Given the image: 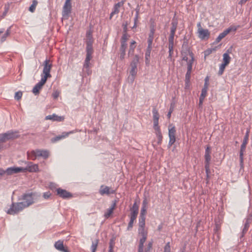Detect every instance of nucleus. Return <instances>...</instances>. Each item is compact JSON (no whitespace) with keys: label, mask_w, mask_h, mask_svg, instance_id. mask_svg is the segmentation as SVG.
Returning <instances> with one entry per match:
<instances>
[{"label":"nucleus","mask_w":252,"mask_h":252,"mask_svg":"<svg viewBox=\"0 0 252 252\" xmlns=\"http://www.w3.org/2000/svg\"><path fill=\"white\" fill-rule=\"evenodd\" d=\"M227 31H226V30H225L223 31V32L220 33L216 39L215 42L216 43L220 42L222 38H223L227 34H228L227 33Z\"/></svg>","instance_id":"c756f323"},{"label":"nucleus","mask_w":252,"mask_h":252,"mask_svg":"<svg viewBox=\"0 0 252 252\" xmlns=\"http://www.w3.org/2000/svg\"><path fill=\"white\" fill-rule=\"evenodd\" d=\"M50 61L48 59H46L43 63V76H41V78L47 80L48 78H50L51 75L50 74V70L52 66L51 63H49Z\"/></svg>","instance_id":"20e7f679"},{"label":"nucleus","mask_w":252,"mask_h":252,"mask_svg":"<svg viewBox=\"0 0 252 252\" xmlns=\"http://www.w3.org/2000/svg\"><path fill=\"white\" fill-rule=\"evenodd\" d=\"M230 57L228 54V50H227V52L224 53L223 54V63L227 65L229 64L230 61Z\"/></svg>","instance_id":"c85d7f7f"},{"label":"nucleus","mask_w":252,"mask_h":252,"mask_svg":"<svg viewBox=\"0 0 252 252\" xmlns=\"http://www.w3.org/2000/svg\"><path fill=\"white\" fill-rule=\"evenodd\" d=\"M115 192V190H111L109 187L104 185H101L99 190V193L101 195H104L105 194L108 195L110 194H114Z\"/></svg>","instance_id":"f8f14e48"},{"label":"nucleus","mask_w":252,"mask_h":252,"mask_svg":"<svg viewBox=\"0 0 252 252\" xmlns=\"http://www.w3.org/2000/svg\"><path fill=\"white\" fill-rule=\"evenodd\" d=\"M147 211V207H142L141 209L140 216L145 217Z\"/></svg>","instance_id":"6e6d98bb"},{"label":"nucleus","mask_w":252,"mask_h":252,"mask_svg":"<svg viewBox=\"0 0 252 252\" xmlns=\"http://www.w3.org/2000/svg\"><path fill=\"white\" fill-rule=\"evenodd\" d=\"M54 246L55 248L59 251L63 252H69L68 250L66 248L64 247L63 242L62 240H58L56 242Z\"/></svg>","instance_id":"dca6fc26"},{"label":"nucleus","mask_w":252,"mask_h":252,"mask_svg":"<svg viewBox=\"0 0 252 252\" xmlns=\"http://www.w3.org/2000/svg\"><path fill=\"white\" fill-rule=\"evenodd\" d=\"M138 232L141 236H147V232L145 230V227H139Z\"/></svg>","instance_id":"a19ab883"},{"label":"nucleus","mask_w":252,"mask_h":252,"mask_svg":"<svg viewBox=\"0 0 252 252\" xmlns=\"http://www.w3.org/2000/svg\"><path fill=\"white\" fill-rule=\"evenodd\" d=\"M131 69L129 71V74L132 75H136L137 73V66L135 65H130Z\"/></svg>","instance_id":"72a5a7b5"},{"label":"nucleus","mask_w":252,"mask_h":252,"mask_svg":"<svg viewBox=\"0 0 252 252\" xmlns=\"http://www.w3.org/2000/svg\"><path fill=\"white\" fill-rule=\"evenodd\" d=\"M139 57L138 55H135L134 57L131 62L130 63V65H135L137 66V64L139 63Z\"/></svg>","instance_id":"4c0bfd02"},{"label":"nucleus","mask_w":252,"mask_h":252,"mask_svg":"<svg viewBox=\"0 0 252 252\" xmlns=\"http://www.w3.org/2000/svg\"><path fill=\"white\" fill-rule=\"evenodd\" d=\"M239 27V26H232L229 27L228 28H227L225 30H226V31H227V33H229L231 31L235 32L238 29V28Z\"/></svg>","instance_id":"de8ad7c7"},{"label":"nucleus","mask_w":252,"mask_h":252,"mask_svg":"<svg viewBox=\"0 0 252 252\" xmlns=\"http://www.w3.org/2000/svg\"><path fill=\"white\" fill-rule=\"evenodd\" d=\"M173 110H174V106L172 104H171V105H170V108L169 110V112H168L167 115V116L168 119L170 118L171 113L173 111Z\"/></svg>","instance_id":"13d9d810"},{"label":"nucleus","mask_w":252,"mask_h":252,"mask_svg":"<svg viewBox=\"0 0 252 252\" xmlns=\"http://www.w3.org/2000/svg\"><path fill=\"white\" fill-rule=\"evenodd\" d=\"M136 42L134 40H132L130 43L129 48L128 52V56H132L134 54V50L136 48Z\"/></svg>","instance_id":"bb28decb"},{"label":"nucleus","mask_w":252,"mask_h":252,"mask_svg":"<svg viewBox=\"0 0 252 252\" xmlns=\"http://www.w3.org/2000/svg\"><path fill=\"white\" fill-rule=\"evenodd\" d=\"M127 25H128V23L127 22H126L125 24H123L122 26H123V33H127Z\"/></svg>","instance_id":"0e129e2a"},{"label":"nucleus","mask_w":252,"mask_h":252,"mask_svg":"<svg viewBox=\"0 0 252 252\" xmlns=\"http://www.w3.org/2000/svg\"><path fill=\"white\" fill-rule=\"evenodd\" d=\"M18 133L19 132L16 130H9L5 133L0 134V143L18 138L20 136Z\"/></svg>","instance_id":"f03ea898"},{"label":"nucleus","mask_w":252,"mask_h":252,"mask_svg":"<svg viewBox=\"0 0 252 252\" xmlns=\"http://www.w3.org/2000/svg\"><path fill=\"white\" fill-rule=\"evenodd\" d=\"M155 31L156 29L154 23L151 24L150 26V32L148 34L147 40L148 45H152Z\"/></svg>","instance_id":"9d476101"},{"label":"nucleus","mask_w":252,"mask_h":252,"mask_svg":"<svg viewBox=\"0 0 252 252\" xmlns=\"http://www.w3.org/2000/svg\"><path fill=\"white\" fill-rule=\"evenodd\" d=\"M192 68V63H189L187 64V72L186 74V78L189 79L190 77L191 72Z\"/></svg>","instance_id":"7c9ffc66"},{"label":"nucleus","mask_w":252,"mask_h":252,"mask_svg":"<svg viewBox=\"0 0 252 252\" xmlns=\"http://www.w3.org/2000/svg\"><path fill=\"white\" fill-rule=\"evenodd\" d=\"M134 220H134L130 219V220L128 222V226L127 227V230H129L132 228L133 222H134Z\"/></svg>","instance_id":"4d7b16f0"},{"label":"nucleus","mask_w":252,"mask_h":252,"mask_svg":"<svg viewBox=\"0 0 252 252\" xmlns=\"http://www.w3.org/2000/svg\"><path fill=\"white\" fill-rule=\"evenodd\" d=\"M145 217L139 216V227H145Z\"/></svg>","instance_id":"473e14b6"},{"label":"nucleus","mask_w":252,"mask_h":252,"mask_svg":"<svg viewBox=\"0 0 252 252\" xmlns=\"http://www.w3.org/2000/svg\"><path fill=\"white\" fill-rule=\"evenodd\" d=\"M59 95L60 92H58V91H56L54 92V93L52 94V97L54 99H56L59 96Z\"/></svg>","instance_id":"052dcab7"},{"label":"nucleus","mask_w":252,"mask_h":252,"mask_svg":"<svg viewBox=\"0 0 252 252\" xmlns=\"http://www.w3.org/2000/svg\"><path fill=\"white\" fill-rule=\"evenodd\" d=\"M73 133V131H70L67 132H63V133L62 135H59V136H56L54 138H52L51 139V141H52V142H53V143L56 142L62 139V138H65V137L68 136L69 134Z\"/></svg>","instance_id":"4be33fe9"},{"label":"nucleus","mask_w":252,"mask_h":252,"mask_svg":"<svg viewBox=\"0 0 252 252\" xmlns=\"http://www.w3.org/2000/svg\"><path fill=\"white\" fill-rule=\"evenodd\" d=\"M23 167H11L6 169V174L8 175H11L19 172H23Z\"/></svg>","instance_id":"4468645a"},{"label":"nucleus","mask_w":252,"mask_h":252,"mask_svg":"<svg viewBox=\"0 0 252 252\" xmlns=\"http://www.w3.org/2000/svg\"><path fill=\"white\" fill-rule=\"evenodd\" d=\"M70 0H66L63 8L62 16L63 18L66 19L68 18L69 15L71 11Z\"/></svg>","instance_id":"0eeeda50"},{"label":"nucleus","mask_w":252,"mask_h":252,"mask_svg":"<svg viewBox=\"0 0 252 252\" xmlns=\"http://www.w3.org/2000/svg\"><path fill=\"white\" fill-rule=\"evenodd\" d=\"M51 195V193L49 191L44 192L43 194V197L45 199H48Z\"/></svg>","instance_id":"774afa93"},{"label":"nucleus","mask_w":252,"mask_h":252,"mask_svg":"<svg viewBox=\"0 0 252 252\" xmlns=\"http://www.w3.org/2000/svg\"><path fill=\"white\" fill-rule=\"evenodd\" d=\"M138 214V212L137 211H130V219L135 220Z\"/></svg>","instance_id":"49530a36"},{"label":"nucleus","mask_w":252,"mask_h":252,"mask_svg":"<svg viewBox=\"0 0 252 252\" xmlns=\"http://www.w3.org/2000/svg\"><path fill=\"white\" fill-rule=\"evenodd\" d=\"M136 75H129V76L128 77V81L131 83L132 84L134 81L135 77Z\"/></svg>","instance_id":"680f3d73"},{"label":"nucleus","mask_w":252,"mask_h":252,"mask_svg":"<svg viewBox=\"0 0 252 252\" xmlns=\"http://www.w3.org/2000/svg\"><path fill=\"white\" fill-rule=\"evenodd\" d=\"M92 57L91 55H86V57L83 65V68H88L90 65V62Z\"/></svg>","instance_id":"2f4dec72"},{"label":"nucleus","mask_w":252,"mask_h":252,"mask_svg":"<svg viewBox=\"0 0 252 252\" xmlns=\"http://www.w3.org/2000/svg\"><path fill=\"white\" fill-rule=\"evenodd\" d=\"M178 21L177 20L173 19L171 22V27L170 28V35H172L175 36V34L177 30V26H178Z\"/></svg>","instance_id":"5701e85b"},{"label":"nucleus","mask_w":252,"mask_h":252,"mask_svg":"<svg viewBox=\"0 0 252 252\" xmlns=\"http://www.w3.org/2000/svg\"><path fill=\"white\" fill-rule=\"evenodd\" d=\"M126 48H127V45L121 44V46L120 48V59L121 60H123L125 59V55H126Z\"/></svg>","instance_id":"cd10ccee"},{"label":"nucleus","mask_w":252,"mask_h":252,"mask_svg":"<svg viewBox=\"0 0 252 252\" xmlns=\"http://www.w3.org/2000/svg\"><path fill=\"white\" fill-rule=\"evenodd\" d=\"M35 193L29 192L23 194L19 200H23L22 202L15 203L12 202L10 208L7 210L6 213L9 215H15L22 211L24 209L28 207L34 203V197Z\"/></svg>","instance_id":"f257e3e1"},{"label":"nucleus","mask_w":252,"mask_h":252,"mask_svg":"<svg viewBox=\"0 0 252 252\" xmlns=\"http://www.w3.org/2000/svg\"><path fill=\"white\" fill-rule=\"evenodd\" d=\"M64 118L63 116H59L55 114L46 116L45 118V119L46 120H50L53 121H57V122L63 121L64 120Z\"/></svg>","instance_id":"f3484780"},{"label":"nucleus","mask_w":252,"mask_h":252,"mask_svg":"<svg viewBox=\"0 0 252 252\" xmlns=\"http://www.w3.org/2000/svg\"><path fill=\"white\" fill-rule=\"evenodd\" d=\"M205 165H210L211 161V156L210 154H205Z\"/></svg>","instance_id":"79ce46f5"},{"label":"nucleus","mask_w":252,"mask_h":252,"mask_svg":"<svg viewBox=\"0 0 252 252\" xmlns=\"http://www.w3.org/2000/svg\"><path fill=\"white\" fill-rule=\"evenodd\" d=\"M27 164L26 167H23V172L29 171V172H36L39 171L38 165L32 162H26Z\"/></svg>","instance_id":"6e6552de"},{"label":"nucleus","mask_w":252,"mask_h":252,"mask_svg":"<svg viewBox=\"0 0 252 252\" xmlns=\"http://www.w3.org/2000/svg\"><path fill=\"white\" fill-rule=\"evenodd\" d=\"M93 52V40H87L86 41V55L92 56Z\"/></svg>","instance_id":"412c9836"},{"label":"nucleus","mask_w":252,"mask_h":252,"mask_svg":"<svg viewBox=\"0 0 252 252\" xmlns=\"http://www.w3.org/2000/svg\"><path fill=\"white\" fill-rule=\"evenodd\" d=\"M98 245V240H96L95 242H93L91 246L92 252H95Z\"/></svg>","instance_id":"a18cd8bd"},{"label":"nucleus","mask_w":252,"mask_h":252,"mask_svg":"<svg viewBox=\"0 0 252 252\" xmlns=\"http://www.w3.org/2000/svg\"><path fill=\"white\" fill-rule=\"evenodd\" d=\"M175 133L176 129L175 126L172 124L169 125L168 127V136L169 141L168 142V148H170L175 142Z\"/></svg>","instance_id":"423d86ee"},{"label":"nucleus","mask_w":252,"mask_h":252,"mask_svg":"<svg viewBox=\"0 0 252 252\" xmlns=\"http://www.w3.org/2000/svg\"><path fill=\"white\" fill-rule=\"evenodd\" d=\"M249 132H250V130H247L246 132L245 135L243 138V142L248 143V140H249Z\"/></svg>","instance_id":"3c124183"},{"label":"nucleus","mask_w":252,"mask_h":252,"mask_svg":"<svg viewBox=\"0 0 252 252\" xmlns=\"http://www.w3.org/2000/svg\"><path fill=\"white\" fill-rule=\"evenodd\" d=\"M207 93L201 91V94L199 97V105H201L203 103V100L206 97Z\"/></svg>","instance_id":"ea45409f"},{"label":"nucleus","mask_w":252,"mask_h":252,"mask_svg":"<svg viewBox=\"0 0 252 252\" xmlns=\"http://www.w3.org/2000/svg\"><path fill=\"white\" fill-rule=\"evenodd\" d=\"M130 211H135L138 212V211H139V206L136 203V202H135L133 203L132 207L130 208Z\"/></svg>","instance_id":"864d4df0"},{"label":"nucleus","mask_w":252,"mask_h":252,"mask_svg":"<svg viewBox=\"0 0 252 252\" xmlns=\"http://www.w3.org/2000/svg\"><path fill=\"white\" fill-rule=\"evenodd\" d=\"M147 236H142L139 240L138 248V252H144V244L147 239Z\"/></svg>","instance_id":"b1692460"},{"label":"nucleus","mask_w":252,"mask_h":252,"mask_svg":"<svg viewBox=\"0 0 252 252\" xmlns=\"http://www.w3.org/2000/svg\"><path fill=\"white\" fill-rule=\"evenodd\" d=\"M152 113L153 115V128L156 131V134L158 133V132H161L160 127L158 126V120L159 118V115L158 112V110H157L155 108H153L152 110Z\"/></svg>","instance_id":"39448f33"},{"label":"nucleus","mask_w":252,"mask_h":252,"mask_svg":"<svg viewBox=\"0 0 252 252\" xmlns=\"http://www.w3.org/2000/svg\"><path fill=\"white\" fill-rule=\"evenodd\" d=\"M127 34L123 33L121 38V44L127 45L126 41L127 40Z\"/></svg>","instance_id":"f704fd0d"},{"label":"nucleus","mask_w":252,"mask_h":252,"mask_svg":"<svg viewBox=\"0 0 252 252\" xmlns=\"http://www.w3.org/2000/svg\"><path fill=\"white\" fill-rule=\"evenodd\" d=\"M182 60L187 62V64L192 63L194 61V54L190 49H182L181 52Z\"/></svg>","instance_id":"7ed1b4c3"},{"label":"nucleus","mask_w":252,"mask_h":252,"mask_svg":"<svg viewBox=\"0 0 252 252\" xmlns=\"http://www.w3.org/2000/svg\"><path fill=\"white\" fill-rule=\"evenodd\" d=\"M247 144V143L242 142V143L241 145V148H240V165L241 168H243V167H244L243 156H244V153L246 150Z\"/></svg>","instance_id":"2eb2a0df"},{"label":"nucleus","mask_w":252,"mask_h":252,"mask_svg":"<svg viewBox=\"0 0 252 252\" xmlns=\"http://www.w3.org/2000/svg\"><path fill=\"white\" fill-rule=\"evenodd\" d=\"M28 159H31L32 160H34L37 158L36 156V151L32 150L31 151H28L27 153Z\"/></svg>","instance_id":"393cba45"},{"label":"nucleus","mask_w":252,"mask_h":252,"mask_svg":"<svg viewBox=\"0 0 252 252\" xmlns=\"http://www.w3.org/2000/svg\"><path fill=\"white\" fill-rule=\"evenodd\" d=\"M226 65H227L226 64H224V63H221L220 65V68H219V70L218 72L219 75H221L222 74V73H223L224 70L225 69V67Z\"/></svg>","instance_id":"37998d69"},{"label":"nucleus","mask_w":252,"mask_h":252,"mask_svg":"<svg viewBox=\"0 0 252 252\" xmlns=\"http://www.w3.org/2000/svg\"><path fill=\"white\" fill-rule=\"evenodd\" d=\"M11 26L9 27L6 30L5 33L1 36L0 39V42L1 43L4 42L6 40L7 37L10 35L11 32Z\"/></svg>","instance_id":"a878e982"},{"label":"nucleus","mask_w":252,"mask_h":252,"mask_svg":"<svg viewBox=\"0 0 252 252\" xmlns=\"http://www.w3.org/2000/svg\"><path fill=\"white\" fill-rule=\"evenodd\" d=\"M198 36L201 39H208L210 36V32L207 29H201L198 32Z\"/></svg>","instance_id":"a211bd4d"},{"label":"nucleus","mask_w":252,"mask_h":252,"mask_svg":"<svg viewBox=\"0 0 252 252\" xmlns=\"http://www.w3.org/2000/svg\"><path fill=\"white\" fill-rule=\"evenodd\" d=\"M182 49H190L188 45V41L185 37L184 38V41L182 44Z\"/></svg>","instance_id":"8fccbe9b"},{"label":"nucleus","mask_w":252,"mask_h":252,"mask_svg":"<svg viewBox=\"0 0 252 252\" xmlns=\"http://www.w3.org/2000/svg\"><path fill=\"white\" fill-rule=\"evenodd\" d=\"M38 1L37 0H33L32 5L29 7V11L31 12H33L35 11L36 5H37Z\"/></svg>","instance_id":"c9c22d12"},{"label":"nucleus","mask_w":252,"mask_h":252,"mask_svg":"<svg viewBox=\"0 0 252 252\" xmlns=\"http://www.w3.org/2000/svg\"><path fill=\"white\" fill-rule=\"evenodd\" d=\"M22 96V93L20 91L17 92L15 94V98L17 100H19L21 98Z\"/></svg>","instance_id":"bf43d9fd"},{"label":"nucleus","mask_w":252,"mask_h":252,"mask_svg":"<svg viewBox=\"0 0 252 252\" xmlns=\"http://www.w3.org/2000/svg\"><path fill=\"white\" fill-rule=\"evenodd\" d=\"M245 221L244 228L242 230L241 236V237H243L248 230V229L250 227V224L251 223L252 220V214H250L248 215L247 218L245 219Z\"/></svg>","instance_id":"9b49d317"},{"label":"nucleus","mask_w":252,"mask_h":252,"mask_svg":"<svg viewBox=\"0 0 252 252\" xmlns=\"http://www.w3.org/2000/svg\"><path fill=\"white\" fill-rule=\"evenodd\" d=\"M47 80L41 78V80L33 88L32 92L35 94H38L40 90L42 88L43 85L46 83Z\"/></svg>","instance_id":"ddd939ff"},{"label":"nucleus","mask_w":252,"mask_h":252,"mask_svg":"<svg viewBox=\"0 0 252 252\" xmlns=\"http://www.w3.org/2000/svg\"><path fill=\"white\" fill-rule=\"evenodd\" d=\"M56 191L57 195L63 199L70 198L72 197V193L65 189L58 188L56 189Z\"/></svg>","instance_id":"1a4fd4ad"},{"label":"nucleus","mask_w":252,"mask_h":252,"mask_svg":"<svg viewBox=\"0 0 252 252\" xmlns=\"http://www.w3.org/2000/svg\"><path fill=\"white\" fill-rule=\"evenodd\" d=\"M37 157H41L44 159H47L49 156V153L47 150L36 149Z\"/></svg>","instance_id":"6ab92c4d"},{"label":"nucleus","mask_w":252,"mask_h":252,"mask_svg":"<svg viewBox=\"0 0 252 252\" xmlns=\"http://www.w3.org/2000/svg\"><path fill=\"white\" fill-rule=\"evenodd\" d=\"M174 35H169L168 37V47H174Z\"/></svg>","instance_id":"58836bf2"},{"label":"nucleus","mask_w":252,"mask_h":252,"mask_svg":"<svg viewBox=\"0 0 252 252\" xmlns=\"http://www.w3.org/2000/svg\"><path fill=\"white\" fill-rule=\"evenodd\" d=\"M113 210L109 208V209H107V211L104 213V217L106 219H108L110 217V216L113 213Z\"/></svg>","instance_id":"c03bdc74"},{"label":"nucleus","mask_w":252,"mask_h":252,"mask_svg":"<svg viewBox=\"0 0 252 252\" xmlns=\"http://www.w3.org/2000/svg\"><path fill=\"white\" fill-rule=\"evenodd\" d=\"M170 243L168 242L166 244L164 248V252H170Z\"/></svg>","instance_id":"5fc2aeb1"},{"label":"nucleus","mask_w":252,"mask_h":252,"mask_svg":"<svg viewBox=\"0 0 252 252\" xmlns=\"http://www.w3.org/2000/svg\"><path fill=\"white\" fill-rule=\"evenodd\" d=\"M168 49H169V55L168 57V59H170L171 61L172 55L173 54L174 47H168Z\"/></svg>","instance_id":"603ef678"},{"label":"nucleus","mask_w":252,"mask_h":252,"mask_svg":"<svg viewBox=\"0 0 252 252\" xmlns=\"http://www.w3.org/2000/svg\"><path fill=\"white\" fill-rule=\"evenodd\" d=\"M120 12V10L119 8H118L116 6H115V5H114V7L113 8V9H112V12H111L110 14V17H109V19H111L112 17L115 15V14H118Z\"/></svg>","instance_id":"e433bc0d"},{"label":"nucleus","mask_w":252,"mask_h":252,"mask_svg":"<svg viewBox=\"0 0 252 252\" xmlns=\"http://www.w3.org/2000/svg\"><path fill=\"white\" fill-rule=\"evenodd\" d=\"M156 134L158 139V145H160L162 141V135L161 132H158V133H156Z\"/></svg>","instance_id":"09e8293b"},{"label":"nucleus","mask_w":252,"mask_h":252,"mask_svg":"<svg viewBox=\"0 0 252 252\" xmlns=\"http://www.w3.org/2000/svg\"><path fill=\"white\" fill-rule=\"evenodd\" d=\"M205 169L206 175H210L211 172L210 169V165H205Z\"/></svg>","instance_id":"e2e57ef3"},{"label":"nucleus","mask_w":252,"mask_h":252,"mask_svg":"<svg viewBox=\"0 0 252 252\" xmlns=\"http://www.w3.org/2000/svg\"><path fill=\"white\" fill-rule=\"evenodd\" d=\"M152 49V45H148L145 52V63L146 65H149L150 63V58Z\"/></svg>","instance_id":"aec40b11"},{"label":"nucleus","mask_w":252,"mask_h":252,"mask_svg":"<svg viewBox=\"0 0 252 252\" xmlns=\"http://www.w3.org/2000/svg\"><path fill=\"white\" fill-rule=\"evenodd\" d=\"M124 2V0H122L121 1L118 2V3L115 4L114 5L119 9L120 7L123 6Z\"/></svg>","instance_id":"338daca9"},{"label":"nucleus","mask_w":252,"mask_h":252,"mask_svg":"<svg viewBox=\"0 0 252 252\" xmlns=\"http://www.w3.org/2000/svg\"><path fill=\"white\" fill-rule=\"evenodd\" d=\"M117 201L116 200H114L112 202V204L111 205V207L110 208H111L112 210L114 211V210L115 209L116 207Z\"/></svg>","instance_id":"69168bd1"}]
</instances>
